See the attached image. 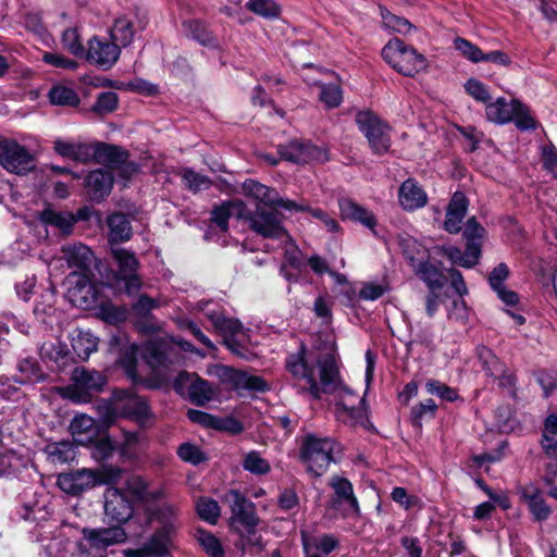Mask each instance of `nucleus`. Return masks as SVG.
<instances>
[{
	"instance_id": "26",
	"label": "nucleus",
	"mask_w": 557,
	"mask_h": 557,
	"mask_svg": "<svg viewBox=\"0 0 557 557\" xmlns=\"http://www.w3.org/2000/svg\"><path fill=\"white\" fill-rule=\"evenodd\" d=\"M518 493L522 500L528 504L529 510L533 518L537 521L548 519L552 508L547 505L542 496L541 490L533 483H528L518 488Z\"/></svg>"
},
{
	"instance_id": "41",
	"label": "nucleus",
	"mask_w": 557,
	"mask_h": 557,
	"mask_svg": "<svg viewBox=\"0 0 557 557\" xmlns=\"http://www.w3.org/2000/svg\"><path fill=\"white\" fill-rule=\"evenodd\" d=\"M124 484L126 492L134 500L147 502L150 497L157 498L161 494L160 492L149 493L147 483L138 475H129Z\"/></svg>"
},
{
	"instance_id": "52",
	"label": "nucleus",
	"mask_w": 557,
	"mask_h": 557,
	"mask_svg": "<svg viewBox=\"0 0 557 557\" xmlns=\"http://www.w3.org/2000/svg\"><path fill=\"white\" fill-rule=\"evenodd\" d=\"M236 380V391L264 392L268 389V385L261 376L249 375L247 372L242 370H238Z\"/></svg>"
},
{
	"instance_id": "21",
	"label": "nucleus",
	"mask_w": 557,
	"mask_h": 557,
	"mask_svg": "<svg viewBox=\"0 0 557 557\" xmlns=\"http://www.w3.org/2000/svg\"><path fill=\"white\" fill-rule=\"evenodd\" d=\"M278 153L282 159L294 163L325 160V152L323 150L309 143L299 140H292L285 146H280Z\"/></svg>"
},
{
	"instance_id": "44",
	"label": "nucleus",
	"mask_w": 557,
	"mask_h": 557,
	"mask_svg": "<svg viewBox=\"0 0 557 557\" xmlns=\"http://www.w3.org/2000/svg\"><path fill=\"white\" fill-rule=\"evenodd\" d=\"M40 220L42 223L47 225H52L58 227L62 233L67 234L71 232L74 225V218L72 214L64 212H57L50 209H47L41 212Z\"/></svg>"
},
{
	"instance_id": "19",
	"label": "nucleus",
	"mask_w": 557,
	"mask_h": 557,
	"mask_svg": "<svg viewBox=\"0 0 557 557\" xmlns=\"http://www.w3.org/2000/svg\"><path fill=\"white\" fill-rule=\"evenodd\" d=\"M329 486L334 492L332 498L334 507L346 506L345 515H360V506L354 493V486L348 479L339 475H333L330 479Z\"/></svg>"
},
{
	"instance_id": "17",
	"label": "nucleus",
	"mask_w": 557,
	"mask_h": 557,
	"mask_svg": "<svg viewBox=\"0 0 557 557\" xmlns=\"http://www.w3.org/2000/svg\"><path fill=\"white\" fill-rule=\"evenodd\" d=\"M104 513L116 523L126 522L133 516V506L122 490L109 486L104 492Z\"/></svg>"
},
{
	"instance_id": "24",
	"label": "nucleus",
	"mask_w": 557,
	"mask_h": 557,
	"mask_svg": "<svg viewBox=\"0 0 557 557\" xmlns=\"http://www.w3.org/2000/svg\"><path fill=\"white\" fill-rule=\"evenodd\" d=\"M115 396L120 399L121 417H126L138 422L145 421L149 414L147 401L128 391H117Z\"/></svg>"
},
{
	"instance_id": "61",
	"label": "nucleus",
	"mask_w": 557,
	"mask_h": 557,
	"mask_svg": "<svg viewBox=\"0 0 557 557\" xmlns=\"http://www.w3.org/2000/svg\"><path fill=\"white\" fill-rule=\"evenodd\" d=\"M178 457L189 463L199 465L206 460L203 451L195 444L184 443L177 448Z\"/></svg>"
},
{
	"instance_id": "37",
	"label": "nucleus",
	"mask_w": 557,
	"mask_h": 557,
	"mask_svg": "<svg viewBox=\"0 0 557 557\" xmlns=\"http://www.w3.org/2000/svg\"><path fill=\"white\" fill-rule=\"evenodd\" d=\"M18 375L14 377V382L18 384H34L45 380L37 361L33 358H25L17 363Z\"/></svg>"
},
{
	"instance_id": "1",
	"label": "nucleus",
	"mask_w": 557,
	"mask_h": 557,
	"mask_svg": "<svg viewBox=\"0 0 557 557\" xmlns=\"http://www.w3.org/2000/svg\"><path fill=\"white\" fill-rule=\"evenodd\" d=\"M319 376L322 393H334L336 401V416L338 420L350 425L366 426L369 422L364 396L359 397L339 380L338 369L333 357L319 362Z\"/></svg>"
},
{
	"instance_id": "18",
	"label": "nucleus",
	"mask_w": 557,
	"mask_h": 557,
	"mask_svg": "<svg viewBox=\"0 0 557 557\" xmlns=\"http://www.w3.org/2000/svg\"><path fill=\"white\" fill-rule=\"evenodd\" d=\"M175 388H186L188 398L197 406L206 405L213 396L208 381L200 379L195 373H180L175 381Z\"/></svg>"
},
{
	"instance_id": "25",
	"label": "nucleus",
	"mask_w": 557,
	"mask_h": 557,
	"mask_svg": "<svg viewBox=\"0 0 557 557\" xmlns=\"http://www.w3.org/2000/svg\"><path fill=\"white\" fill-rule=\"evenodd\" d=\"M398 201L406 211H414L428 203V195L413 178H407L398 189Z\"/></svg>"
},
{
	"instance_id": "45",
	"label": "nucleus",
	"mask_w": 557,
	"mask_h": 557,
	"mask_svg": "<svg viewBox=\"0 0 557 557\" xmlns=\"http://www.w3.org/2000/svg\"><path fill=\"white\" fill-rule=\"evenodd\" d=\"M97 338L88 332H79L72 339L73 350L82 360L88 359L90 354L97 350Z\"/></svg>"
},
{
	"instance_id": "32",
	"label": "nucleus",
	"mask_w": 557,
	"mask_h": 557,
	"mask_svg": "<svg viewBox=\"0 0 557 557\" xmlns=\"http://www.w3.org/2000/svg\"><path fill=\"white\" fill-rule=\"evenodd\" d=\"M70 432L77 444L86 445L97 438L99 428L94 418L82 413L72 419Z\"/></svg>"
},
{
	"instance_id": "10",
	"label": "nucleus",
	"mask_w": 557,
	"mask_h": 557,
	"mask_svg": "<svg viewBox=\"0 0 557 557\" xmlns=\"http://www.w3.org/2000/svg\"><path fill=\"white\" fill-rule=\"evenodd\" d=\"M107 379L96 370L75 368L72 373V384L67 387V396L75 403H88L92 393L102 391Z\"/></svg>"
},
{
	"instance_id": "50",
	"label": "nucleus",
	"mask_w": 557,
	"mask_h": 557,
	"mask_svg": "<svg viewBox=\"0 0 557 557\" xmlns=\"http://www.w3.org/2000/svg\"><path fill=\"white\" fill-rule=\"evenodd\" d=\"M437 405L431 398L425 399L411 408L410 419L413 425L421 426L423 420L435 418Z\"/></svg>"
},
{
	"instance_id": "20",
	"label": "nucleus",
	"mask_w": 557,
	"mask_h": 557,
	"mask_svg": "<svg viewBox=\"0 0 557 557\" xmlns=\"http://www.w3.org/2000/svg\"><path fill=\"white\" fill-rule=\"evenodd\" d=\"M100 481L96 472L88 469H82L69 473H62L58 476L57 484L58 486L71 495H78L87 490L92 488Z\"/></svg>"
},
{
	"instance_id": "31",
	"label": "nucleus",
	"mask_w": 557,
	"mask_h": 557,
	"mask_svg": "<svg viewBox=\"0 0 557 557\" xmlns=\"http://www.w3.org/2000/svg\"><path fill=\"white\" fill-rule=\"evenodd\" d=\"M85 185L90 199L99 202L111 193L113 175L111 172L100 169L91 171L85 180Z\"/></svg>"
},
{
	"instance_id": "29",
	"label": "nucleus",
	"mask_w": 557,
	"mask_h": 557,
	"mask_svg": "<svg viewBox=\"0 0 557 557\" xmlns=\"http://www.w3.org/2000/svg\"><path fill=\"white\" fill-rule=\"evenodd\" d=\"M468 210V200L466 196L456 191L446 210V218L444 221V230L448 233L456 234L461 230V223L466 216Z\"/></svg>"
},
{
	"instance_id": "63",
	"label": "nucleus",
	"mask_w": 557,
	"mask_h": 557,
	"mask_svg": "<svg viewBox=\"0 0 557 557\" xmlns=\"http://www.w3.org/2000/svg\"><path fill=\"white\" fill-rule=\"evenodd\" d=\"M466 91L476 101L488 103L491 95L487 87L475 78H470L465 84Z\"/></svg>"
},
{
	"instance_id": "7",
	"label": "nucleus",
	"mask_w": 557,
	"mask_h": 557,
	"mask_svg": "<svg viewBox=\"0 0 557 557\" xmlns=\"http://www.w3.org/2000/svg\"><path fill=\"white\" fill-rule=\"evenodd\" d=\"M360 132L368 139L373 153L384 154L391 148L389 126L370 111H361L356 115Z\"/></svg>"
},
{
	"instance_id": "23",
	"label": "nucleus",
	"mask_w": 557,
	"mask_h": 557,
	"mask_svg": "<svg viewBox=\"0 0 557 557\" xmlns=\"http://www.w3.org/2000/svg\"><path fill=\"white\" fill-rule=\"evenodd\" d=\"M120 53L121 50L116 44L95 37L89 41L87 59L89 62L104 70H109L116 63Z\"/></svg>"
},
{
	"instance_id": "49",
	"label": "nucleus",
	"mask_w": 557,
	"mask_h": 557,
	"mask_svg": "<svg viewBox=\"0 0 557 557\" xmlns=\"http://www.w3.org/2000/svg\"><path fill=\"white\" fill-rule=\"evenodd\" d=\"M242 466L246 471L256 475L267 474L271 470L270 462L262 458L260 453L256 450H251L245 455Z\"/></svg>"
},
{
	"instance_id": "8",
	"label": "nucleus",
	"mask_w": 557,
	"mask_h": 557,
	"mask_svg": "<svg viewBox=\"0 0 557 557\" xmlns=\"http://www.w3.org/2000/svg\"><path fill=\"white\" fill-rule=\"evenodd\" d=\"M82 541L78 543L81 554L96 555L104 553L110 546L123 543L126 533L121 527L84 528Z\"/></svg>"
},
{
	"instance_id": "38",
	"label": "nucleus",
	"mask_w": 557,
	"mask_h": 557,
	"mask_svg": "<svg viewBox=\"0 0 557 557\" xmlns=\"http://www.w3.org/2000/svg\"><path fill=\"white\" fill-rule=\"evenodd\" d=\"M110 35L112 42L116 44L119 47L128 46L133 41L135 35L133 22L126 16L116 18L111 28Z\"/></svg>"
},
{
	"instance_id": "53",
	"label": "nucleus",
	"mask_w": 557,
	"mask_h": 557,
	"mask_svg": "<svg viewBox=\"0 0 557 557\" xmlns=\"http://www.w3.org/2000/svg\"><path fill=\"white\" fill-rule=\"evenodd\" d=\"M319 98L327 109L337 108L343 102V90L337 84H321Z\"/></svg>"
},
{
	"instance_id": "9",
	"label": "nucleus",
	"mask_w": 557,
	"mask_h": 557,
	"mask_svg": "<svg viewBox=\"0 0 557 557\" xmlns=\"http://www.w3.org/2000/svg\"><path fill=\"white\" fill-rule=\"evenodd\" d=\"M0 165L16 175H26L36 168L34 156L14 139H0Z\"/></svg>"
},
{
	"instance_id": "34",
	"label": "nucleus",
	"mask_w": 557,
	"mask_h": 557,
	"mask_svg": "<svg viewBox=\"0 0 557 557\" xmlns=\"http://www.w3.org/2000/svg\"><path fill=\"white\" fill-rule=\"evenodd\" d=\"M517 99L508 101L504 97L488 102L485 107V114L488 121L496 124H507L513 120Z\"/></svg>"
},
{
	"instance_id": "60",
	"label": "nucleus",
	"mask_w": 557,
	"mask_h": 557,
	"mask_svg": "<svg viewBox=\"0 0 557 557\" xmlns=\"http://www.w3.org/2000/svg\"><path fill=\"white\" fill-rule=\"evenodd\" d=\"M512 121L516 126L522 131L535 129L536 127L535 120L530 114V110L520 101H516L515 116Z\"/></svg>"
},
{
	"instance_id": "35",
	"label": "nucleus",
	"mask_w": 557,
	"mask_h": 557,
	"mask_svg": "<svg viewBox=\"0 0 557 557\" xmlns=\"http://www.w3.org/2000/svg\"><path fill=\"white\" fill-rule=\"evenodd\" d=\"M92 146L94 144L73 143L57 139L54 141V151L61 157L82 163H87L91 161Z\"/></svg>"
},
{
	"instance_id": "48",
	"label": "nucleus",
	"mask_w": 557,
	"mask_h": 557,
	"mask_svg": "<svg viewBox=\"0 0 557 557\" xmlns=\"http://www.w3.org/2000/svg\"><path fill=\"white\" fill-rule=\"evenodd\" d=\"M196 511L202 520L211 524H215L218 522L221 513L218 502L210 497H200L197 499Z\"/></svg>"
},
{
	"instance_id": "13",
	"label": "nucleus",
	"mask_w": 557,
	"mask_h": 557,
	"mask_svg": "<svg viewBox=\"0 0 557 557\" xmlns=\"http://www.w3.org/2000/svg\"><path fill=\"white\" fill-rule=\"evenodd\" d=\"M127 157L128 153L124 149L114 145L96 143L92 146L91 160L119 170L121 174L129 177L138 171V165L135 162H128Z\"/></svg>"
},
{
	"instance_id": "62",
	"label": "nucleus",
	"mask_w": 557,
	"mask_h": 557,
	"mask_svg": "<svg viewBox=\"0 0 557 557\" xmlns=\"http://www.w3.org/2000/svg\"><path fill=\"white\" fill-rule=\"evenodd\" d=\"M62 44L72 54L78 57L84 53V46L76 28H67L62 34Z\"/></svg>"
},
{
	"instance_id": "12",
	"label": "nucleus",
	"mask_w": 557,
	"mask_h": 557,
	"mask_svg": "<svg viewBox=\"0 0 557 557\" xmlns=\"http://www.w3.org/2000/svg\"><path fill=\"white\" fill-rule=\"evenodd\" d=\"M224 502L231 509V524L242 527L245 530L253 529L259 523L255 504L243 495L238 490H230L223 496Z\"/></svg>"
},
{
	"instance_id": "16",
	"label": "nucleus",
	"mask_w": 557,
	"mask_h": 557,
	"mask_svg": "<svg viewBox=\"0 0 557 557\" xmlns=\"http://www.w3.org/2000/svg\"><path fill=\"white\" fill-rule=\"evenodd\" d=\"M112 256L117 268V278L124 282L126 294L137 293L141 287V281L137 274L139 261L135 253L123 248H112Z\"/></svg>"
},
{
	"instance_id": "59",
	"label": "nucleus",
	"mask_w": 557,
	"mask_h": 557,
	"mask_svg": "<svg viewBox=\"0 0 557 557\" xmlns=\"http://www.w3.org/2000/svg\"><path fill=\"white\" fill-rule=\"evenodd\" d=\"M119 97L113 91H103L99 94L92 106V111L98 114H108L117 108Z\"/></svg>"
},
{
	"instance_id": "2",
	"label": "nucleus",
	"mask_w": 557,
	"mask_h": 557,
	"mask_svg": "<svg viewBox=\"0 0 557 557\" xmlns=\"http://www.w3.org/2000/svg\"><path fill=\"white\" fill-rule=\"evenodd\" d=\"M152 518L161 524L160 528L145 543L143 552L125 550V557H143V554L165 557L174 552V537L180 527L176 507L163 504L152 512Z\"/></svg>"
},
{
	"instance_id": "46",
	"label": "nucleus",
	"mask_w": 557,
	"mask_h": 557,
	"mask_svg": "<svg viewBox=\"0 0 557 557\" xmlns=\"http://www.w3.org/2000/svg\"><path fill=\"white\" fill-rule=\"evenodd\" d=\"M476 355L487 375L497 376L499 373H503L505 364L499 361V359L490 348L485 346H479L476 348Z\"/></svg>"
},
{
	"instance_id": "11",
	"label": "nucleus",
	"mask_w": 557,
	"mask_h": 557,
	"mask_svg": "<svg viewBox=\"0 0 557 557\" xmlns=\"http://www.w3.org/2000/svg\"><path fill=\"white\" fill-rule=\"evenodd\" d=\"M66 298L76 308L90 310L99 305V292L89 275L72 272L67 278Z\"/></svg>"
},
{
	"instance_id": "3",
	"label": "nucleus",
	"mask_w": 557,
	"mask_h": 557,
	"mask_svg": "<svg viewBox=\"0 0 557 557\" xmlns=\"http://www.w3.org/2000/svg\"><path fill=\"white\" fill-rule=\"evenodd\" d=\"M338 445L331 437H321L308 433L302 437L299 459L306 466V470L312 476L319 478L326 472L334 459V453Z\"/></svg>"
},
{
	"instance_id": "55",
	"label": "nucleus",
	"mask_w": 557,
	"mask_h": 557,
	"mask_svg": "<svg viewBox=\"0 0 557 557\" xmlns=\"http://www.w3.org/2000/svg\"><path fill=\"white\" fill-rule=\"evenodd\" d=\"M246 8L265 18H273L280 15L281 9L273 0H249Z\"/></svg>"
},
{
	"instance_id": "57",
	"label": "nucleus",
	"mask_w": 557,
	"mask_h": 557,
	"mask_svg": "<svg viewBox=\"0 0 557 557\" xmlns=\"http://www.w3.org/2000/svg\"><path fill=\"white\" fill-rule=\"evenodd\" d=\"M454 47L467 60L473 63L483 62L484 52L471 41L458 37L454 40Z\"/></svg>"
},
{
	"instance_id": "27",
	"label": "nucleus",
	"mask_w": 557,
	"mask_h": 557,
	"mask_svg": "<svg viewBox=\"0 0 557 557\" xmlns=\"http://www.w3.org/2000/svg\"><path fill=\"white\" fill-rule=\"evenodd\" d=\"M301 541L307 557H320L329 555L338 546L339 542L333 534H309L301 532Z\"/></svg>"
},
{
	"instance_id": "4",
	"label": "nucleus",
	"mask_w": 557,
	"mask_h": 557,
	"mask_svg": "<svg viewBox=\"0 0 557 557\" xmlns=\"http://www.w3.org/2000/svg\"><path fill=\"white\" fill-rule=\"evenodd\" d=\"M314 358L306 346L301 344L295 352L287 355L285 367L287 372L310 393L313 398L321 397V381H317L315 367L319 369V362L327 358Z\"/></svg>"
},
{
	"instance_id": "15",
	"label": "nucleus",
	"mask_w": 557,
	"mask_h": 557,
	"mask_svg": "<svg viewBox=\"0 0 557 557\" xmlns=\"http://www.w3.org/2000/svg\"><path fill=\"white\" fill-rule=\"evenodd\" d=\"M250 228L257 234L272 239H280L284 243L290 242V236L278 219L277 213L258 208L255 213L246 214Z\"/></svg>"
},
{
	"instance_id": "54",
	"label": "nucleus",
	"mask_w": 557,
	"mask_h": 557,
	"mask_svg": "<svg viewBox=\"0 0 557 557\" xmlns=\"http://www.w3.org/2000/svg\"><path fill=\"white\" fill-rule=\"evenodd\" d=\"M196 539L206 554L211 557H221L223 555L222 545L213 534L199 529L196 532Z\"/></svg>"
},
{
	"instance_id": "42",
	"label": "nucleus",
	"mask_w": 557,
	"mask_h": 557,
	"mask_svg": "<svg viewBox=\"0 0 557 557\" xmlns=\"http://www.w3.org/2000/svg\"><path fill=\"white\" fill-rule=\"evenodd\" d=\"M141 355L152 368L161 367L166 361L164 344L160 339L148 341L143 347Z\"/></svg>"
},
{
	"instance_id": "6",
	"label": "nucleus",
	"mask_w": 557,
	"mask_h": 557,
	"mask_svg": "<svg viewBox=\"0 0 557 557\" xmlns=\"http://www.w3.org/2000/svg\"><path fill=\"white\" fill-rule=\"evenodd\" d=\"M403 252L414 274L426 284L430 290L441 289L445 285L446 277L440 268L429 260L418 258L423 251L421 245L414 239L404 240Z\"/></svg>"
},
{
	"instance_id": "28",
	"label": "nucleus",
	"mask_w": 557,
	"mask_h": 557,
	"mask_svg": "<svg viewBox=\"0 0 557 557\" xmlns=\"http://www.w3.org/2000/svg\"><path fill=\"white\" fill-rule=\"evenodd\" d=\"M247 213L246 205L242 200L225 201L216 206L211 211L210 221L215 224L220 231L226 232L228 220L231 218L245 219Z\"/></svg>"
},
{
	"instance_id": "64",
	"label": "nucleus",
	"mask_w": 557,
	"mask_h": 557,
	"mask_svg": "<svg viewBox=\"0 0 557 557\" xmlns=\"http://www.w3.org/2000/svg\"><path fill=\"white\" fill-rule=\"evenodd\" d=\"M42 61L53 67L62 70L75 71L78 67L76 61L57 52H45L42 54Z\"/></svg>"
},
{
	"instance_id": "39",
	"label": "nucleus",
	"mask_w": 557,
	"mask_h": 557,
	"mask_svg": "<svg viewBox=\"0 0 557 557\" xmlns=\"http://www.w3.org/2000/svg\"><path fill=\"white\" fill-rule=\"evenodd\" d=\"M55 294L53 289L47 288L36 299L34 314L38 321L47 323L48 318L54 313Z\"/></svg>"
},
{
	"instance_id": "56",
	"label": "nucleus",
	"mask_w": 557,
	"mask_h": 557,
	"mask_svg": "<svg viewBox=\"0 0 557 557\" xmlns=\"http://www.w3.org/2000/svg\"><path fill=\"white\" fill-rule=\"evenodd\" d=\"M97 412L106 424H111L121 416L120 399L114 395V400H100L97 404Z\"/></svg>"
},
{
	"instance_id": "43",
	"label": "nucleus",
	"mask_w": 557,
	"mask_h": 557,
	"mask_svg": "<svg viewBox=\"0 0 557 557\" xmlns=\"http://www.w3.org/2000/svg\"><path fill=\"white\" fill-rule=\"evenodd\" d=\"M45 450L49 458L57 463H66L75 457L74 446L69 441L50 443Z\"/></svg>"
},
{
	"instance_id": "40",
	"label": "nucleus",
	"mask_w": 557,
	"mask_h": 557,
	"mask_svg": "<svg viewBox=\"0 0 557 557\" xmlns=\"http://www.w3.org/2000/svg\"><path fill=\"white\" fill-rule=\"evenodd\" d=\"M180 176L184 186L194 194L207 190L212 185L209 176L198 173L190 168H183L180 171Z\"/></svg>"
},
{
	"instance_id": "33",
	"label": "nucleus",
	"mask_w": 557,
	"mask_h": 557,
	"mask_svg": "<svg viewBox=\"0 0 557 557\" xmlns=\"http://www.w3.org/2000/svg\"><path fill=\"white\" fill-rule=\"evenodd\" d=\"M453 263L463 268H472L479 262L481 255L480 245L476 242L467 243L466 251L462 252L456 246H442L438 248Z\"/></svg>"
},
{
	"instance_id": "51",
	"label": "nucleus",
	"mask_w": 557,
	"mask_h": 557,
	"mask_svg": "<svg viewBox=\"0 0 557 557\" xmlns=\"http://www.w3.org/2000/svg\"><path fill=\"white\" fill-rule=\"evenodd\" d=\"M382 22L385 28L395 33L407 35L413 28L412 24L405 17L397 16L384 8L380 9Z\"/></svg>"
},
{
	"instance_id": "14",
	"label": "nucleus",
	"mask_w": 557,
	"mask_h": 557,
	"mask_svg": "<svg viewBox=\"0 0 557 557\" xmlns=\"http://www.w3.org/2000/svg\"><path fill=\"white\" fill-rule=\"evenodd\" d=\"M243 194L246 197L252 198L258 203H262L270 208H281L288 211L305 210L306 208L296 201L283 199L278 193L257 181L247 180L242 185Z\"/></svg>"
},
{
	"instance_id": "47",
	"label": "nucleus",
	"mask_w": 557,
	"mask_h": 557,
	"mask_svg": "<svg viewBox=\"0 0 557 557\" xmlns=\"http://www.w3.org/2000/svg\"><path fill=\"white\" fill-rule=\"evenodd\" d=\"M49 100L55 106H70L75 107L79 103V98L74 89L57 85L49 91Z\"/></svg>"
},
{
	"instance_id": "58",
	"label": "nucleus",
	"mask_w": 557,
	"mask_h": 557,
	"mask_svg": "<svg viewBox=\"0 0 557 557\" xmlns=\"http://www.w3.org/2000/svg\"><path fill=\"white\" fill-rule=\"evenodd\" d=\"M425 389L429 394L435 395L446 401L451 403L459 398L458 392L455 388L437 380H428L425 383Z\"/></svg>"
},
{
	"instance_id": "22",
	"label": "nucleus",
	"mask_w": 557,
	"mask_h": 557,
	"mask_svg": "<svg viewBox=\"0 0 557 557\" xmlns=\"http://www.w3.org/2000/svg\"><path fill=\"white\" fill-rule=\"evenodd\" d=\"M63 258L73 272L89 275L95 256L91 249L81 243L64 245L61 249Z\"/></svg>"
},
{
	"instance_id": "5",
	"label": "nucleus",
	"mask_w": 557,
	"mask_h": 557,
	"mask_svg": "<svg viewBox=\"0 0 557 557\" xmlns=\"http://www.w3.org/2000/svg\"><path fill=\"white\" fill-rule=\"evenodd\" d=\"M383 59L397 72L405 76H414L428 66L426 59L413 48L406 47L404 42L394 38L382 49Z\"/></svg>"
},
{
	"instance_id": "30",
	"label": "nucleus",
	"mask_w": 557,
	"mask_h": 557,
	"mask_svg": "<svg viewBox=\"0 0 557 557\" xmlns=\"http://www.w3.org/2000/svg\"><path fill=\"white\" fill-rule=\"evenodd\" d=\"M338 206L341 215L344 220L358 222L376 235V219L371 211L348 198L339 199Z\"/></svg>"
},
{
	"instance_id": "36",
	"label": "nucleus",
	"mask_w": 557,
	"mask_h": 557,
	"mask_svg": "<svg viewBox=\"0 0 557 557\" xmlns=\"http://www.w3.org/2000/svg\"><path fill=\"white\" fill-rule=\"evenodd\" d=\"M107 223L111 244L126 242L131 238L132 227L125 214L113 213L108 218Z\"/></svg>"
}]
</instances>
